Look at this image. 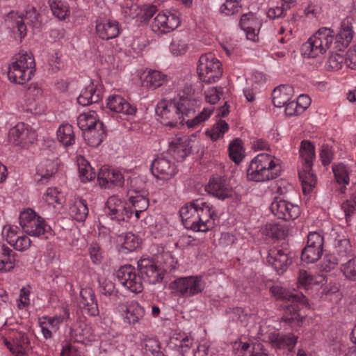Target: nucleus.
<instances>
[{
	"mask_svg": "<svg viewBox=\"0 0 356 356\" xmlns=\"http://www.w3.org/2000/svg\"><path fill=\"white\" fill-rule=\"evenodd\" d=\"M182 222L186 229L205 232L213 228L217 217L210 203L195 200L183 206L179 211Z\"/></svg>",
	"mask_w": 356,
	"mask_h": 356,
	"instance_id": "obj_1",
	"label": "nucleus"
},
{
	"mask_svg": "<svg viewBox=\"0 0 356 356\" xmlns=\"http://www.w3.org/2000/svg\"><path fill=\"white\" fill-rule=\"evenodd\" d=\"M174 101L182 124L186 122L189 128L195 127L207 120L213 112L211 107L204 108L195 118L186 120V118L192 116L201 104V100L195 97L190 85L186 84L183 90L179 93V97L175 98Z\"/></svg>",
	"mask_w": 356,
	"mask_h": 356,
	"instance_id": "obj_2",
	"label": "nucleus"
},
{
	"mask_svg": "<svg viewBox=\"0 0 356 356\" xmlns=\"http://www.w3.org/2000/svg\"><path fill=\"white\" fill-rule=\"evenodd\" d=\"M281 172L278 159L270 154L261 153L251 160L246 175L249 181L264 182L276 179Z\"/></svg>",
	"mask_w": 356,
	"mask_h": 356,
	"instance_id": "obj_3",
	"label": "nucleus"
},
{
	"mask_svg": "<svg viewBox=\"0 0 356 356\" xmlns=\"http://www.w3.org/2000/svg\"><path fill=\"white\" fill-rule=\"evenodd\" d=\"M35 67L33 55L26 51H21L13 58L8 67V77L13 83L23 84L31 79Z\"/></svg>",
	"mask_w": 356,
	"mask_h": 356,
	"instance_id": "obj_4",
	"label": "nucleus"
},
{
	"mask_svg": "<svg viewBox=\"0 0 356 356\" xmlns=\"http://www.w3.org/2000/svg\"><path fill=\"white\" fill-rule=\"evenodd\" d=\"M19 220L23 231L31 236L47 238L46 235L51 232V227L45 220L31 209L22 211Z\"/></svg>",
	"mask_w": 356,
	"mask_h": 356,
	"instance_id": "obj_5",
	"label": "nucleus"
},
{
	"mask_svg": "<svg viewBox=\"0 0 356 356\" xmlns=\"http://www.w3.org/2000/svg\"><path fill=\"white\" fill-rule=\"evenodd\" d=\"M197 72L202 81L215 83L222 74V64L213 53H206L199 58Z\"/></svg>",
	"mask_w": 356,
	"mask_h": 356,
	"instance_id": "obj_6",
	"label": "nucleus"
},
{
	"mask_svg": "<svg viewBox=\"0 0 356 356\" xmlns=\"http://www.w3.org/2000/svg\"><path fill=\"white\" fill-rule=\"evenodd\" d=\"M205 282L202 276L179 277L172 282L170 289L173 293L185 298H189L202 292Z\"/></svg>",
	"mask_w": 356,
	"mask_h": 356,
	"instance_id": "obj_7",
	"label": "nucleus"
},
{
	"mask_svg": "<svg viewBox=\"0 0 356 356\" xmlns=\"http://www.w3.org/2000/svg\"><path fill=\"white\" fill-rule=\"evenodd\" d=\"M36 131L24 123H18L8 132L9 140L16 146L28 148L37 140Z\"/></svg>",
	"mask_w": 356,
	"mask_h": 356,
	"instance_id": "obj_8",
	"label": "nucleus"
},
{
	"mask_svg": "<svg viewBox=\"0 0 356 356\" xmlns=\"http://www.w3.org/2000/svg\"><path fill=\"white\" fill-rule=\"evenodd\" d=\"M181 23L179 13L174 12L159 13L153 19L152 30L156 34H165L177 29Z\"/></svg>",
	"mask_w": 356,
	"mask_h": 356,
	"instance_id": "obj_9",
	"label": "nucleus"
},
{
	"mask_svg": "<svg viewBox=\"0 0 356 356\" xmlns=\"http://www.w3.org/2000/svg\"><path fill=\"white\" fill-rule=\"evenodd\" d=\"M116 277L122 286L133 293H140L143 289L142 277L131 265L120 267L116 273Z\"/></svg>",
	"mask_w": 356,
	"mask_h": 356,
	"instance_id": "obj_10",
	"label": "nucleus"
},
{
	"mask_svg": "<svg viewBox=\"0 0 356 356\" xmlns=\"http://www.w3.org/2000/svg\"><path fill=\"white\" fill-rule=\"evenodd\" d=\"M156 113L161 119V122L170 127L183 125L179 114L177 111L174 99L168 101L161 99L156 105Z\"/></svg>",
	"mask_w": 356,
	"mask_h": 356,
	"instance_id": "obj_11",
	"label": "nucleus"
},
{
	"mask_svg": "<svg viewBox=\"0 0 356 356\" xmlns=\"http://www.w3.org/2000/svg\"><path fill=\"white\" fill-rule=\"evenodd\" d=\"M270 209L274 216L284 220H293L300 215V209L297 204L288 202L281 197H275Z\"/></svg>",
	"mask_w": 356,
	"mask_h": 356,
	"instance_id": "obj_12",
	"label": "nucleus"
},
{
	"mask_svg": "<svg viewBox=\"0 0 356 356\" xmlns=\"http://www.w3.org/2000/svg\"><path fill=\"white\" fill-rule=\"evenodd\" d=\"M9 15L14 19L13 27L17 29L20 38H23L26 35V23L33 28H39L40 26V15L37 13L34 7L28 8L25 14L18 15L14 12H10Z\"/></svg>",
	"mask_w": 356,
	"mask_h": 356,
	"instance_id": "obj_13",
	"label": "nucleus"
},
{
	"mask_svg": "<svg viewBox=\"0 0 356 356\" xmlns=\"http://www.w3.org/2000/svg\"><path fill=\"white\" fill-rule=\"evenodd\" d=\"M106 214L118 222L128 220L133 214L129 206L115 195L111 196L106 202Z\"/></svg>",
	"mask_w": 356,
	"mask_h": 356,
	"instance_id": "obj_14",
	"label": "nucleus"
},
{
	"mask_svg": "<svg viewBox=\"0 0 356 356\" xmlns=\"http://www.w3.org/2000/svg\"><path fill=\"white\" fill-rule=\"evenodd\" d=\"M138 270L142 280H147L149 284L159 283L163 279V270L149 258H141L138 261Z\"/></svg>",
	"mask_w": 356,
	"mask_h": 356,
	"instance_id": "obj_15",
	"label": "nucleus"
},
{
	"mask_svg": "<svg viewBox=\"0 0 356 356\" xmlns=\"http://www.w3.org/2000/svg\"><path fill=\"white\" fill-rule=\"evenodd\" d=\"M4 343L15 356H26L29 340L24 332L12 331L8 338L4 339Z\"/></svg>",
	"mask_w": 356,
	"mask_h": 356,
	"instance_id": "obj_16",
	"label": "nucleus"
},
{
	"mask_svg": "<svg viewBox=\"0 0 356 356\" xmlns=\"http://www.w3.org/2000/svg\"><path fill=\"white\" fill-rule=\"evenodd\" d=\"M354 31L351 21L349 18L343 19L340 25V29L336 35H334L333 49L335 51H343L353 40Z\"/></svg>",
	"mask_w": 356,
	"mask_h": 356,
	"instance_id": "obj_17",
	"label": "nucleus"
},
{
	"mask_svg": "<svg viewBox=\"0 0 356 356\" xmlns=\"http://www.w3.org/2000/svg\"><path fill=\"white\" fill-rule=\"evenodd\" d=\"M152 175L157 179L169 180L177 173V168L174 163L165 157L155 159L151 165Z\"/></svg>",
	"mask_w": 356,
	"mask_h": 356,
	"instance_id": "obj_18",
	"label": "nucleus"
},
{
	"mask_svg": "<svg viewBox=\"0 0 356 356\" xmlns=\"http://www.w3.org/2000/svg\"><path fill=\"white\" fill-rule=\"evenodd\" d=\"M138 181H140L138 179L131 181L130 189L128 191L129 202L134 209L145 211L149 207V199L147 197L148 193L143 187L136 186Z\"/></svg>",
	"mask_w": 356,
	"mask_h": 356,
	"instance_id": "obj_19",
	"label": "nucleus"
},
{
	"mask_svg": "<svg viewBox=\"0 0 356 356\" xmlns=\"http://www.w3.org/2000/svg\"><path fill=\"white\" fill-rule=\"evenodd\" d=\"M286 250L273 248L268 251L267 262L271 265L278 273L285 271L291 264V259Z\"/></svg>",
	"mask_w": 356,
	"mask_h": 356,
	"instance_id": "obj_20",
	"label": "nucleus"
},
{
	"mask_svg": "<svg viewBox=\"0 0 356 356\" xmlns=\"http://www.w3.org/2000/svg\"><path fill=\"white\" fill-rule=\"evenodd\" d=\"M97 179L99 185L105 188H111L113 186H122L124 182V177L120 171L110 169L105 165L100 168Z\"/></svg>",
	"mask_w": 356,
	"mask_h": 356,
	"instance_id": "obj_21",
	"label": "nucleus"
},
{
	"mask_svg": "<svg viewBox=\"0 0 356 356\" xmlns=\"http://www.w3.org/2000/svg\"><path fill=\"white\" fill-rule=\"evenodd\" d=\"M205 190L212 195L220 200H225L232 196V190L225 183V180L220 176L210 179Z\"/></svg>",
	"mask_w": 356,
	"mask_h": 356,
	"instance_id": "obj_22",
	"label": "nucleus"
},
{
	"mask_svg": "<svg viewBox=\"0 0 356 356\" xmlns=\"http://www.w3.org/2000/svg\"><path fill=\"white\" fill-rule=\"evenodd\" d=\"M298 337L293 334H280L278 332H270L268 336V340L271 346L277 349L287 348L291 351L297 343Z\"/></svg>",
	"mask_w": 356,
	"mask_h": 356,
	"instance_id": "obj_23",
	"label": "nucleus"
},
{
	"mask_svg": "<svg viewBox=\"0 0 356 356\" xmlns=\"http://www.w3.org/2000/svg\"><path fill=\"white\" fill-rule=\"evenodd\" d=\"M261 24L259 21L251 13H246L241 16L240 26L245 32L248 40L254 41L259 31Z\"/></svg>",
	"mask_w": 356,
	"mask_h": 356,
	"instance_id": "obj_24",
	"label": "nucleus"
},
{
	"mask_svg": "<svg viewBox=\"0 0 356 356\" xmlns=\"http://www.w3.org/2000/svg\"><path fill=\"white\" fill-rule=\"evenodd\" d=\"M83 136L86 143L92 147L99 146L106 137V131L102 122L85 131Z\"/></svg>",
	"mask_w": 356,
	"mask_h": 356,
	"instance_id": "obj_25",
	"label": "nucleus"
},
{
	"mask_svg": "<svg viewBox=\"0 0 356 356\" xmlns=\"http://www.w3.org/2000/svg\"><path fill=\"white\" fill-rule=\"evenodd\" d=\"M120 31V24L115 20L98 22L96 24L97 34L102 40H108L118 37Z\"/></svg>",
	"mask_w": 356,
	"mask_h": 356,
	"instance_id": "obj_26",
	"label": "nucleus"
},
{
	"mask_svg": "<svg viewBox=\"0 0 356 356\" xmlns=\"http://www.w3.org/2000/svg\"><path fill=\"white\" fill-rule=\"evenodd\" d=\"M107 107L113 112L133 115L136 109L120 95H111L107 99Z\"/></svg>",
	"mask_w": 356,
	"mask_h": 356,
	"instance_id": "obj_27",
	"label": "nucleus"
},
{
	"mask_svg": "<svg viewBox=\"0 0 356 356\" xmlns=\"http://www.w3.org/2000/svg\"><path fill=\"white\" fill-rule=\"evenodd\" d=\"M70 334L71 339L78 343H85L92 340V328L83 321L76 322L70 328Z\"/></svg>",
	"mask_w": 356,
	"mask_h": 356,
	"instance_id": "obj_28",
	"label": "nucleus"
},
{
	"mask_svg": "<svg viewBox=\"0 0 356 356\" xmlns=\"http://www.w3.org/2000/svg\"><path fill=\"white\" fill-rule=\"evenodd\" d=\"M80 305L87 310L89 315L96 316L99 314V309L95 295L91 288H84L80 291Z\"/></svg>",
	"mask_w": 356,
	"mask_h": 356,
	"instance_id": "obj_29",
	"label": "nucleus"
},
{
	"mask_svg": "<svg viewBox=\"0 0 356 356\" xmlns=\"http://www.w3.org/2000/svg\"><path fill=\"white\" fill-rule=\"evenodd\" d=\"M293 89L288 85H281L275 88L272 92V101L275 106L281 108L285 106L292 98Z\"/></svg>",
	"mask_w": 356,
	"mask_h": 356,
	"instance_id": "obj_30",
	"label": "nucleus"
},
{
	"mask_svg": "<svg viewBox=\"0 0 356 356\" xmlns=\"http://www.w3.org/2000/svg\"><path fill=\"white\" fill-rule=\"evenodd\" d=\"M298 176L304 193H310L316 183V177L312 171V166L307 168L306 165H301Z\"/></svg>",
	"mask_w": 356,
	"mask_h": 356,
	"instance_id": "obj_31",
	"label": "nucleus"
},
{
	"mask_svg": "<svg viewBox=\"0 0 356 356\" xmlns=\"http://www.w3.org/2000/svg\"><path fill=\"white\" fill-rule=\"evenodd\" d=\"M101 99V92L96 89L95 86L90 83L86 87L77 97V102L82 106H88L97 103Z\"/></svg>",
	"mask_w": 356,
	"mask_h": 356,
	"instance_id": "obj_32",
	"label": "nucleus"
},
{
	"mask_svg": "<svg viewBox=\"0 0 356 356\" xmlns=\"http://www.w3.org/2000/svg\"><path fill=\"white\" fill-rule=\"evenodd\" d=\"M168 82L167 75L163 74L160 71L150 70L145 75L143 85L148 88L155 90Z\"/></svg>",
	"mask_w": 356,
	"mask_h": 356,
	"instance_id": "obj_33",
	"label": "nucleus"
},
{
	"mask_svg": "<svg viewBox=\"0 0 356 356\" xmlns=\"http://www.w3.org/2000/svg\"><path fill=\"white\" fill-rule=\"evenodd\" d=\"M334 252L337 254L340 259L355 256L350 242L344 235H339L335 238Z\"/></svg>",
	"mask_w": 356,
	"mask_h": 356,
	"instance_id": "obj_34",
	"label": "nucleus"
},
{
	"mask_svg": "<svg viewBox=\"0 0 356 356\" xmlns=\"http://www.w3.org/2000/svg\"><path fill=\"white\" fill-rule=\"evenodd\" d=\"M299 153L301 159V165H306L307 168L313 165L316 153L314 145L312 142L306 140H302L300 143Z\"/></svg>",
	"mask_w": 356,
	"mask_h": 356,
	"instance_id": "obj_35",
	"label": "nucleus"
},
{
	"mask_svg": "<svg viewBox=\"0 0 356 356\" xmlns=\"http://www.w3.org/2000/svg\"><path fill=\"white\" fill-rule=\"evenodd\" d=\"M15 264V253L4 244L0 243V270L10 271Z\"/></svg>",
	"mask_w": 356,
	"mask_h": 356,
	"instance_id": "obj_36",
	"label": "nucleus"
},
{
	"mask_svg": "<svg viewBox=\"0 0 356 356\" xmlns=\"http://www.w3.org/2000/svg\"><path fill=\"white\" fill-rule=\"evenodd\" d=\"M287 227L277 222L267 223L261 228V233L273 238L283 239L288 234Z\"/></svg>",
	"mask_w": 356,
	"mask_h": 356,
	"instance_id": "obj_37",
	"label": "nucleus"
},
{
	"mask_svg": "<svg viewBox=\"0 0 356 356\" xmlns=\"http://www.w3.org/2000/svg\"><path fill=\"white\" fill-rule=\"evenodd\" d=\"M125 318L130 325H135L140 322L145 316V309L137 302L129 303L124 310Z\"/></svg>",
	"mask_w": 356,
	"mask_h": 356,
	"instance_id": "obj_38",
	"label": "nucleus"
},
{
	"mask_svg": "<svg viewBox=\"0 0 356 356\" xmlns=\"http://www.w3.org/2000/svg\"><path fill=\"white\" fill-rule=\"evenodd\" d=\"M187 49L188 44L186 34L184 33H174L170 44V52L175 56H180L185 54Z\"/></svg>",
	"mask_w": 356,
	"mask_h": 356,
	"instance_id": "obj_39",
	"label": "nucleus"
},
{
	"mask_svg": "<svg viewBox=\"0 0 356 356\" xmlns=\"http://www.w3.org/2000/svg\"><path fill=\"white\" fill-rule=\"evenodd\" d=\"M70 216L78 222H84L88 215V208L85 200H76L70 208Z\"/></svg>",
	"mask_w": 356,
	"mask_h": 356,
	"instance_id": "obj_40",
	"label": "nucleus"
},
{
	"mask_svg": "<svg viewBox=\"0 0 356 356\" xmlns=\"http://www.w3.org/2000/svg\"><path fill=\"white\" fill-rule=\"evenodd\" d=\"M57 139L65 147L72 145L75 142V135L72 125L61 124L57 130Z\"/></svg>",
	"mask_w": 356,
	"mask_h": 356,
	"instance_id": "obj_41",
	"label": "nucleus"
},
{
	"mask_svg": "<svg viewBox=\"0 0 356 356\" xmlns=\"http://www.w3.org/2000/svg\"><path fill=\"white\" fill-rule=\"evenodd\" d=\"M313 35L316 38V41L319 46H322L324 49V53L331 47H333L334 31L332 29L321 28Z\"/></svg>",
	"mask_w": 356,
	"mask_h": 356,
	"instance_id": "obj_42",
	"label": "nucleus"
},
{
	"mask_svg": "<svg viewBox=\"0 0 356 356\" xmlns=\"http://www.w3.org/2000/svg\"><path fill=\"white\" fill-rule=\"evenodd\" d=\"M332 170L337 182L343 185L341 188V191L344 193L346 189V186L348 185L350 182L349 175L350 170L349 168L343 163L334 164L332 165Z\"/></svg>",
	"mask_w": 356,
	"mask_h": 356,
	"instance_id": "obj_43",
	"label": "nucleus"
},
{
	"mask_svg": "<svg viewBox=\"0 0 356 356\" xmlns=\"http://www.w3.org/2000/svg\"><path fill=\"white\" fill-rule=\"evenodd\" d=\"M302 53L305 57L316 58L324 54V49L316 41V38L312 35L302 46Z\"/></svg>",
	"mask_w": 356,
	"mask_h": 356,
	"instance_id": "obj_44",
	"label": "nucleus"
},
{
	"mask_svg": "<svg viewBox=\"0 0 356 356\" xmlns=\"http://www.w3.org/2000/svg\"><path fill=\"white\" fill-rule=\"evenodd\" d=\"M77 165L79 177L83 182L91 181L96 177L94 169L89 162L82 156L77 158Z\"/></svg>",
	"mask_w": 356,
	"mask_h": 356,
	"instance_id": "obj_45",
	"label": "nucleus"
},
{
	"mask_svg": "<svg viewBox=\"0 0 356 356\" xmlns=\"http://www.w3.org/2000/svg\"><path fill=\"white\" fill-rule=\"evenodd\" d=\"M339 270L346 280L356 284V255L341 264Z\"/></svg>",
	"mask_w": 356,
	"mask_h": 356,
	"instance_id": "obj_46",
	"label": "nucleus"
},
{
	"mask_svg": "<svg viewBox=\"0 0 356 356\" xmlns=\"http://www.w3.org/2000/svg\"><path fill=\"white\" fill-rule=\"evenodd\" d=\"M97 115L93 111L88 113H83L77 118V124L83 133L100 122Z\"/></svg>",
	"mask_w": 356,
	"mask_h": 356,
	"instance_id": "obj_47",
	"label": "nucleus"
},
{
	"mask_svg": "<svg viewBox=\"0 0 356 356\" xmlns=\"http://www.w3.org/2000/svg\"><path fill=\"white\" fill-rule=\"evenodd\" d=\"M323 249L307 245L301 252V260L306 264H312L317 261L322 256Z\"/></svg>",
	"mask_w": 356,
	"mask_h": 356,
	"instance_id": "obj_48",
	"label": "nucleus"
},
{
	"mask_svg": "<svg viewBox=\"0 0 356 356\" xmlns=\"http://www.w3.org/2000/svg\"><path fill=\"white\" fill-rule=\"evenodd\" d=\"M168 151L178 160L185 159L189 154V150L186 148L181 138H177L170 141Z\"/></svg>",
	"mask_w": 356,
	"mask_h": 356,
	"instance_id": "obj_49",
	"label": "nucleus"
},
{
	"mask_svg": "<svg viewBox=\"0 0 356 356\" xmlns=\"http://www.w3.org/2000/svg\"><path fill=\"white\" fill-rule=\"evenodd\" d=\"M298 311L299 307L297 302H292V304L286 306L283 316L282 318V320L289 324L296 323L298 325H299L302 318L299 314Z\"/></svg>",
	"mask_w": 356,
	"mask_h": 356,
	"instance_id": "obj_50",
	"label": "nucleus"
},
{
	"mask_svg": "<svg viewBox=\"0 0 356 356\" xmlns=\"http://www.w3.org/2000/svg\"><path fill=\"white\" fill-rule=\"evenodd\" d=\"M273 295L278 300H289L291 302H298L300 300L302 294H294L280 286H274L270 288Z\"/></svg>",
	"mask_w": 356,
	"mask_h": 356,
	"instance_id": "obj_51",
	"label": "nucleus"
},
{
	"mask_svg": "<svg viewBox=\"0 0 356 356\" xmlns=\"http://www.w3.org/2000/svg\"><path fill=\"white\" fill-rule=\"evenodd\" d=\"M143 353L146 356H164L159 341L156 339H147L143 341Z\"/></svg>",
	"mask_w": 356,
	"mask_h": 356,
	"instance_id": "obj_52",
	"label": "nucleus"
},
{
	"mask_svg": "<svg viewBox=\"0 0 356 356\" xmlns=\"http://www.w3.org/2000/svg\"><path fill=\"white\" fill-rule=\"evenodd\" d=\"M228 150L230 159L235 163H239L243 159V149L241 139L233 140L229 145Z\"/></svg>",
	"mask_w": 356,
	"mask_h": 356,
	"instance_id": "obj_53",
	"label": "nucleus"
},
{
	"mask_svg": "<svg viewBox=\"0 0 356 356\" xmlns=\"http://www.w3.org/2000/svg\"><path fill=\"white\" fill-rule=\"evenodd\" d=\"M53 15L60 20H64L70 15L69 6L61 0H54L50 3Z\"/></svg>",
	"mask_w": 356,
	"mask_h": 356,
	"instance_id": "obj_54",
	"label": "nucleus"
},
{
	"mask_svg": "<svg viewBox=\"0 0 356 356\" xmlns=\"http://www.w3.org/2000/svg\"><path fill=\"white\" fill-rule=\"evenodd\" d=\"M229 129V124L223 120H219L211 129L206 131V134L213 140H216L222 137Z\"/></svg>",
	"mask_w": 356,
	"mask_h": 356,
	"instance_id": "obj_55",
	"label": "nucleus"
},
{
	"mask_svg": "<svg viewBox=\"0 0 356 356\" xmlns=\"http://www.w3.org/2000/svg\"><path fill=\"white\" fill-rule=\"evenodd\" d=\"M54 174V168L52 163L47 162L45 164H40L37 170V180L44 184Z\"/></svg>",
	"mask_w": 356,
	"mask_h": 356,
	"instance_id": "obj_56",
	"label": "nucleus"
},
{
	"mask_svg": "<svg viewBox=\"0 0 356 356\" xmlns=\"http://www.w3.org/2000/svg\"><path fill=\"white\" fill-rule=\"evenodd\" d=\"M140 6L131 0H127L122 5V14L125 18L134 19L140 15Z\"/></svg>",
	"mask_w": 356,
	"mask_h": 356,
	"instance_id": "obj_57",
	"label": "nucleus"
},
{
	"mask_svg": "<svg viewBox=\"0 0 356 356\" xmlns=\"http://www.w3.org/2000/svg\"><path fill=\"white\" fill-rule=\"evenodd\" d=\"M88 252L94 264L97 265L102 263L104 259V252L99 244L97 242L91 243L88 246Z\"/></svg>",
	"mask_w": 356,
	"mask_h": 356,
	"instance_id": "obj_58",
	"label": "nucleus"
},
{
	"mask_svg": "<svg viewBox=\"0 0 356 356\" xmlns=\"http://www.w3.org/2000/svg\"><path fill=\"white\" fill-rule=\"evenodd\" d=\"M122 248L127 252H132L139 245L138 237L131 232L124 234L122 236Z\"/></svg>",
	"mask_w": 356,
	"mask_h": 356,
	"instance_id": "obj_59",
	"label": "nucleus"
},
{
	"mask_svg": "<svg viewBox=\"0 0 356 356\" xmlns=\"http://www.w3.org/2000/svg\"><path fill=\"white\" fill-rule=\"evenodd\" d=\"M240 1L241 0H226L220 6V13L227 16L234 15L241 8Z\"/></svg>",
	"mask_w": 356,
	"mask_h": 356,
	"instance_id": "obj_60",
	"label": "nucleus"
},
{
	"mask_svg": "<svg viewBox=\"0 0 356 356\" xmlns=\"http://www.w3.org/2000/svg\"><path fill=\"white\" fill-rule=\"evenodd\" d=\"M63 199V197L57 188H48L44 193V200L49 205L60 204Z\"/></svg>",
	"mask_w": 356,
	"mask_h": 356,
	"instance_id": "obj_61",
	"label": "nucleus"
},
{
	"mask_svg": "<svg viewBox=\"0 0 356 356\" xmlns=\"http://www.w3.org/2000/svg\"><path fill=\"white\" fill-rule=\"evenodd\" d=\"M344 62H346V58L343 56L339 54H331L327 61L326 66L330 70H340Z\"/></svg>",
	"mask_w": 356,
	"mask_h": 356,
	"instance_id": "obj_62",
	"label": "nucleus"
},
{
	"mask_svg": "<svg viewBox=\"0 0 356 356\" xmlns=\"http://www.w3.org/2000/svg\"><path fill=\"white\" fill-rule=\"evenodd\" d=\"M19 228L14 225H6L3 227L2 235L6 241L13 245L19 235Z\"/></svg>",
	"mask_w": 356,
	"mask_h": 356,
	"instance_id": "obj_63",
	"label": "nucleus"
},
{
	"mask_svg": "<svg viewBox=\"0 0 356 356\" xmlns=\"http://www.w3.org/2000/svg\"><path fill=\"white\" fill-rule=\"evenodd\" d=\"M205 100L210 104L217 103L222 95V88L211 87L204 92Z\"/></svg>",
	"mask_w": 356,
	"mask_h": 356,
	"instance_id": "obj_64",
	"label": "nucleus"
}]
</instances>
